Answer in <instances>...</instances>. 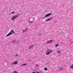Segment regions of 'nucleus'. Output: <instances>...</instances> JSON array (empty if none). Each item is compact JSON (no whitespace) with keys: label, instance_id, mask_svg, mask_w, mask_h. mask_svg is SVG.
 <instances>
[{"label":"nucleus","instance_id":"14","mask_svg":"<svg viewBox=\"0 0 73 73\" xmlns=\"http://www.w3.org/2000/svg\"><path fill=\"white\" fill-rule=\"evenodd\" d=\"M44 70H47L48 69H47V68H44Z\"/></svg>","mask_w":73,"mask_h":73},{"label":"nucleus","instance_id":"2","mask_svg":"<svg viewBox=\"0 0 73 73\" xmlns=\"http://www.w3.org/2000/svg\"><path fill=\"white\" fill-rule=\"evenodd\" d=\"M18 17H19V16L18 15H15L13 16L11 19V20H13V21H15V19H17V18Z\"/></svg>","mask_w":73,"mask_h":73},{"label":"nucleus","instance_id":"15","mask_svg":"<svg viewBox=\"0 0 73 73\" xmlns=\"http://www.w3.org/2000/svg\"><path fill=\"white\" fill-rule=\"evenodd\" d=\"M22 66H24V65H27V64H24L22 65Z\"/></svg>","mask_w":73,"mask_h":73},{"label":"nucleus","instance_id":"18","mask_svg":"<svg viewBox=\"0 0 73 73\" xmlns=\"http://www.w3.org/2000/svg\"><path fill=\"white\" fill-rule=\"evenodd\" d=\"M29 23H32V21H29Z\"/></svg>","mask_w":73,"mask_h":73},{"label":"nucleus","instance_id":"21","mask_svg":"<svg viewBox=\"0 0 73 73\" xmlns=\"http://www.w3.org/2000/svg\"><path fill=\"white\" fill-rule=\"evenodd\" d=\"M19 56V55L18 54H16L15 55V56Z\"/></svg>","mask_w":73,"mask_h":73},{"label":"nucleus","instance_id":"12","mask_svg":"<svg viewBox=\"0 0 73 73\" xmlns=\"http://www.w3.org/2000/svg\"><path fill=\"white\" fill-rule=\"evenodd\" d=\"M59 46V44H56L55 45V46Z\"/></svg>","mask_w":73,"mask_h":73},{"label":"nucleus","instance_id":"1","mask_svg":"<svg viewBox=\"0 0 73 73\" xmlns=\"http://www.w3.org/2000/svg\"><path fill=\"white\" fill-rule=\"evenodd\" d=\"M13 34H15V31H14L13 30H11L9 32V33L7 35L6 37H8V36H9L10 35H13Z\"/></svg>","mask_w":73,"mask_h":73},{"label":"nucleus","instance_id":"3","mask_svg":"<svg viewBox=\"0 0 73 73\" xmlns=\"http://www.w3.org/2000/svg\"><path fill=\"white\" fill-rule=\"evenodd\" d=\"M52 15V14H51V13H49L45 15L44 16V17H48V16H50V15Z\"/></svg>","mask_w":73,"mask_h":73},{"label":"nucleus","instance_id":"11","mask_svg":"<svg viewBox=\"0 0 73 73\" xmlns=\"http://www.w3.org/2000/svg\"><path fill=\"white\" fill-rule=\"evenodd\" d=\"M57 52H58V53H59V54L61 53V52L60 51H57Z\"/></svg>","mask_w":73,"mask_h":73},{"label":"nucleus","instance_id":"16","mask_svg":"<svg viewBox=\"0 0 73 73\" xmlns=\"http://www.w3.org/2000/svg\"><path fill=\"white\" fill-rule=\"evenodd\" d=\"M14 73H18V72H17L16 71H15V70L14 72Z\"/></svg>","mask_w":73,"mask_h":73},{"label":"nucleus","instance_id":"13","mask_svg":"<svg viewBox=\"0 0 73 73\" xmlns=\"http://www.w3.org/2000/svg\"><path fill=\"white\" fill-rule=\"evenodd\" d=\"M15 13V12H12L11 13V14L12 15H13V14H14Z\"/></svg>","mask_w":73,"mask_h":73},{"label":"nucleus","instance_id":"22","mask_svg":"<svg viewBox=\"0 0 73 73\" xmlns=\"http://www.w3.org/2000/svg\"><path fill=\"white\" fill-rule=\"evenodd\" d=\"M40 73H43V72H42V71H41Z\"/></svg>","mask_w":73,"mask_h":73},{"label":"nucleus","instance_id":"20","mask_svg":"<svg viewBox=\"0 0 73 73\" xmlns=\"http://www.w3.org/2000/svg\"><path fill=\"white\" fill-rule=\"evenodd\" d=\"M36 67H38V64H37L36 65Z\"/></svg>","mask_w":73,"mask_h":73},{"label":"nucleus","instance_id":"10","mask_svg":"<svg viewBox=\"0 0 73 73\" xmlns=\"http://www.w3.org/2000/svg\"><path fill=\"white\" fill-rule=\"evenodd\" d=\"M48 52H49L50 53H51L52 52H53V50H50L48 51Z\"/></svg>","mask_w":73,"mask_h":73},{"label":"nucleus","instance_id":"19","mask_svg":"<svg viewBox=\"0 0 73 73\" xmlns=\"http://www.w3.org/2000/svg\"><path fill=\"white\" fill-rule=\"evenodd\" d=\"M49 41L50 42H52V41H53V40H49Z\"/></svg>","mask_w":73,"mask_h":73},{"label":"nucleus","instance_id":"7","mask_svg":"<svg viewBox=\"0 0 73 73\" xmlns=\"http://www.w3.org/2000/svg\"><path fill=\"white\" fill-rule=\"evenodd\" d=\"M52 18H51L48 19L47 20H46V21H49V20H52Z\"/></svg>","mask_w":73,"mask_h":73},{"label":"nucleus","instance_id":"17","mask_svg":"<svg viewBox=\"0 0 73 73\" xmlns=\"http://www.w3.org/2000/svg\"><path fill=\"white\" fill-rule=\"evenodd\" d=\"M50 42L49 41H48L47 42V44H49L50 43V42Z\"/></svg>","mask_w":73,"mask_h":73},{"label":"nucleus","instance_id":"4","mask_svg":"<svg viewBox=\"0 0 73 73\" xmlns=\"http://www.w3.org/2000/svg\"><path fill=\"white\" fill-rule=\"evenodd\" d=\"M33 46H34V45H31L28 48V49H32L33 48Z\"/></svg>","mask_w":73,"mask_h":73},{"label":"nucleus","instance_id":"6","mask_svg":"<svg viewBox=\"0 0 73 73\" xmlns=\"http://www.w3.org/2000/svg\"><path fill=\"white\" fill-rule=\"evenodd\" d=\"M18 62L17 61H15L13 63L14 64H18Z\"/></svg>","mask_w":73,"mask_h":73},{"label":"nucleus","instance_id":"9","mask_svg":"<svg viewBox=\"0 0 73 73\" xmlns=\"http://www.w3.org/2000/svg\"><path fill=\"white\" fill-rule=\"evenodd\" d=\"M50 53L48 51L46 53V55H48Z\"/></svg>","mask_w":73,"mask_h":73},{"label":"nucleus","instance_id":"5","mask_svg":"<svg viewBox=\"0 0 73 73\" xmlns=\"http://www.w3.org/2000/svg\"><path fill=\"white\" fill-rule=\"evenodd\" d=\"M63 69V68L61 67L60 69H59L58 71L59 72H61L62 70Z\"/></svg>","mask_w":73,"mask_h":73},{"label":"nucleus","instance_id":"8","mask_svg":"<svg viewBox=\"0 0 73 73\" xmlns=\"http://www.w3.org/2000/svg\"><path fill=\"white\" fill-rule=\"evenodd\" d=\"M70 69H72L73 70V64L70 66Z\"/></svg>","mask_w":73,"mask_h":73},{"label":"nucleus","instance_id":"23","mask_svg":"<svg viewBox=\"0 0 73 73\" xmlns=\"http://www.w3.org/2000/svg\"><path fill=\"white\" fill-rule=\"evenodd\" d=\"M41 35V34H39V35Z\"/></svg>","mask_w":73,"mask_h":73}]
</instances>
